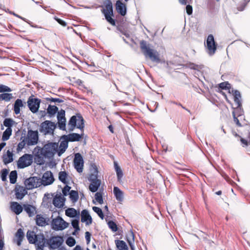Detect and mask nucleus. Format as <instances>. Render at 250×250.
Wrapping results in <instances>:
<instances>
[{"mask_svg":"<svg viewBox=\"0 0 250 250\" xmlns=\"http://www.w3.org/2000/svg\"><path fill=\"white\" fill-rule=\"evenodd\" d=\"M140 47L145 57L148 58L150 60L156 63H160V54L159 52L151 47V45L146 41L142 40L140 42Z\"/></svg>","mask_w":250,"mask_h":250,"instance_id":"nucleus-1","label":"nucleus"},{"mask_svg":"<svg viewBox=\"0 0 250 250\" xmlns=\"http://www.w3.org/2000/svg\"><path fill=\"white\" fill-rule=\"evenodd\" d=\"M84 122L83 117L80 114L72 116L68 123L69 131H73L76 127L83 131L84 127Z\"/></svg>","mask_w":250,"mask_h":250,"instance_id":"nucleus-2","label":"nucleus"},{"mask_svg":"<svg viewBox=\"0 0 250 250\" xmlns=\"http://www.w3.org/2000/svg\"><path fill=\"white\" fill-rule=\"evenodd\" d=\"M105 8L102 10L106 20L112 25H115V21L112 19L113 17V6L110 0H105L104 2Z\"/></svg>","mask_w":250,"mask_h":250,"instance_id":"nucleus-3","label":"nucleus"},{"mask_svg":"<svg viewBox=\"0 0 250 250\" xmlns=\"http://www.w3.org/2000/svg\"><path fill=\"white\" fill-rule=\"evenodd\" d=\"M58 143H49L43 147V156L44 158H50L53 157L56 153H58Z\"/></svg>","mask_w":250,"mask_h":250,"instance_id":"nucleus-4","label":"nucleus"},{"mask_svg":"<svg viewBox=\"0 0 250 250\" xmlns=\"http://www.w3.org/2000/svg\"><path fill=\"white\" fill-rule=\"evenodd\" d=\"M56 127L55 123L50 121H45L42 122L40 127V131L43 134H53L54 131Z\"/></svg>","mask_w":250,"mask_h":250,"instance_id":"nucleus-5","label":"nucleus"},{"mask_svg":"<svg viewBox=\"0 0 250 250\" xmlns=\"http://www.w3.org/2000/svg\"><path fill=\"white\" fill-rule=\"evenodd\" d=\"M33 156L31 154H24L21 156L17 162V166L19 168H24L30 166L33 163Z\"/></svg>","mask_w":250,"mask_h":250,"instance_id":"nucleus-6","label":"nucleus"},{"mask_svg":"<svg viewBox=\"0 0 250 250\" xmlns=\"http://www.w3.org/2000/svg\"><path fill=\"white\" fill-rule=\"evenodd\" d=\"M41 100L35 98L34 96L32 95L28 99L27 103L30 110L33 113H37L39 111Z\"/></svg>","mask_w":250,"mask_h":250,"instance_id":"nucleus-7","label":"nucleus"},{"mask_svg":"<svg viewBox=\"0 0 250 250\" xmlns=\"http://www.w3.org/2000/svg\"><path fill=\"white\" fill-rule=\"evenodd\" d=\"M68 226V223L60 216L53 219L51 222L52 228L55 230H62L66 228Z\"/></svg>","mask_w":250,"mask_h":250,"instance_id":"nucleus-8","label":"nucleus"},{"mask_svg":"<svg viewBox=\"0 0 250 250\" xmlns=\"http://www.w3.org/2000/svg\"><path fill=\"white\" fill-rule=\"evenodd\" d=\"M27 142V146H34L37 144L39 140V135L38 131L28 130L27 134L24 137Z\"/></svg>","mask_w":250,"mask_h":250,"instance_id":"nucleus-9","label":"nucleus"},{"mask_svg":"<svg viewBox=\"0 0 250 250\" xmlns=\"http://www.w3.org/2000/svg\"><path fill=\"white\" fill-rule=\"evenodd\" d=\"M24 184L28 189L39 187L42 185L41 178L38 177H30L25 180Z\"/></svg>","mask_w":250,"mask_h":250,"instance_id":"nucleus-10","label":"nucleus"},{"mask_svg":"<svg viewBox=\"0 0 250 250\" xmlns=\"http://www.w3.org/2000/svg\"><path fill=\"white\" fill-rule=\"evenodd\" d=\"M63 243L62 237L57 236H53L47 240V244L50 249H56L60 247Z\"/></svg>","mask_w":250,"mask_h":250,"instance_id":"nucleus-11","label":"nucleus"},{"mask_svg":"<svg viewBox=\"0 0 250 250\" xmlns=\"http://www.w3.org/2000/svg\"><path fill=\"white\" fill-rule=\"evenodd\" d=\"M74 166L77 172L81 173L83 172V160L82 156L79 153L75 155L74 159Z\"/></svg>","mask_w":250,"mask_h":250,"instance_id":"nucleus-12","label":"nucleus"},{"mask_svg":"<svg viewBox=\"0 0 250 250\" xmlns=\"http://www.w3.org/2000/svg\"><path fill=\"white\" fill-rule=\"evenodd\" d=\"M88 180L91 182V184L89 186V190L92 192L97 191L101 185V180L97 179V176L94 175H91Z\"/></svg>","mask_w":250,"mask_h":250,"instance_id":"nucleus-13","label":"nucleus"},{"mask_svg":"<svg viewBox=\"0 0 250 250\" xmlns=\"http://www.w3.org/2000/svg\"><path fill=\"white\" fill-rule=\"evenodd\" d=\"M207 46L210 55H213L216 50V44L212 35H209L207 40Z\"/></svg>","mask_w":250,"mask_h":250,"instance_id":"nucleus-14","label":"nucleus"},{"mask_svg":"<svg viewBox=\"0 0 250 250\" xmlns=\"http://www.w3.org/2000/svg\"><path fill=\"white\" fill-rule=\"evenodd\" d=\"M42 185L48 186L52 184L54 181L53 173L50 171H47L44 172L41 178Z\"/></svg>","mask_w":250,"mask_h":250,"instance_id":"nucleus-15","label":"nucleus"},{"mask_svg":"<svg viewBox=\"0 0 250 250\" xmlns=\"http://www.w3.org/2000/svg\"><path fill=\"white\" fill-rule=\"evenodd\" d=\"M68 140L67 138L64 137V135L61 138V143L58 147V155L60 156L63 153L68 147Z\"/></svg>","mask_w":250,"mask_h":250,"instance_id":"nucleus-16","label":"nucleus"},{"mask_svg":"<svg viewBox=\"0 0 250 250\" xmlns=\"http://www.w3.org/2000/svg\"><path fill=\"white\" fill-rule=\"evenodd\" d=\"M81 222H85L86 225H89L92 223V217L88 210L86 209L82 210L81 212Z\"/></svg>","mask_w":250,"mask_h":250,"instance_id":"nucleus-17","label":"nucleus"},{"mask_svg":"<svg viewBox=\"0 0 250 250\" xmlns=\"http://www.w3.org/2000/svg\"><path fill=\"white\" fill-rule=\"evenodd\" d=\"M65 199L62 197L61 194H57L53 198V204L55 207L61 208L63 207Z\"/></svg>","mask_w":250,"mask_h":250,"instance_id":"nucleus-18","label":"nucleus"},{"mask_svg":"<svg viewBox=\"0 0 250 250\" xmlns=\"http://www.w3.org/2000/svg\"><path fill=\"white\" fill-rule=\"evenodd\" d=\"M116 9L117 11L123 16H124L126 14V7L125 5L118 0L116 3Z\"/></svg>","mask_w":250,"mask_h":250,"instance_id":"nucleus-19","label":"nucleus"},{"mask_svg":"<svg viewBox=\"0 0 250 250\" xmlns=\"http://www.w3.org/2000/svg\"><path fill=\"white\" fill-rule=\"evenodd\" d=\"M113 193L116 200L119 202H122L124 200V193L117 187H114L113 188Z\"/></svg>","mask_w":250,"mask_h":250,"instance_id":"nucleus-20","label":"nucleus"},{"mask_svg":"<svg viewBox=\"0 0 250 250\" xmlns=\"http://www.w3.org/2000/svg\"><path fill=\"white\" fill-rule=\"evenodd\" d=\"M11 210L14 212L17 215L20 214L23 208L22 206L20 205L18 202H13L11 204L10 206Z\"/></svg>","mask_w":250,"mask_h":250,"instance_id":"nucleus-21","label":"nucleus"},{"mask_svg":"<svg viewBox=\"0 0 250 250\" xmlns=\"http://www.w3.org/2000/svg\"><path fill=\"white\" fill-rule=\"evenodd\" d=\"M64 137L67 138L69 142L79 141L82 138V134L73 133L67 135H64Z\"/></svg>","mask_w":250,"mask_h":250,"instance_id":"nucleus-22","label":"nucleus"},{"mask_svg":"<svg viewBox=\"0 0 250 250\" xmlns=\"http://www.w3.org/2000/svg\"><path fill=\"white\" fill-rule=\"evenodd\" d=\"M36 222L37 225L40 227H44L48 225L46 218L41 214H37L36 215Z\"/></svg>","mask_w":250,"mask_h":250,"instance_id":"nucleus-23","label":"nucleus"},{"mask_svg":"<svg viewBox=\"0 0 250 250\" xmlns=\"http://www.w3.org/2000/svg\"><path fill=\"white\" fill-rule=\"evenodd\" d=\"M13 161V154L12 152L8 150L6 155H3V162L6 165Z\"/></svg>","mask_w":250,"mask_h":250,"instance_id":"nucleus-24","label":"nucleus"},{"mask_svg":"<svg viewBox=\"0 0 250 250\" xmlns=\"http://www.w3.org/2000/svg\"><path fill=\"white\" fill-rule=\"evenodd\" d=\"M24 209L28 214L29 217H32L34 215L36 211V208L35 207L31 205H24Z\"/></svg>","mask_w":250,"mask_h":250,"instance_id":"nucleus-25","label":"nucleus"},{"mask_svg":"<svg viewBox=\"0 0 250 250\" xmlns=\"http://www.w3.org/2000/svg\"><path fill=\"white\" fill-rule=\"evenodd\" d=\"M23 106V104L21 100L17 99L15 102L14 104V111L16 114H19L20 113V107H21Z\"/></svg>","mask_w":250,"mask_h":250,"instance_id":"nucleus-26","label":"nucleus"},{"mask_svg":"<svg viewBox=\"0 0 250 250\" xmlns=\"http://www.w3.org/2000/svg\"><path fill=\"white\" fill-rule=\"evenodd\" d=\"M114 166L117 174L118 181L120 182L121 181V179L123 176V172L116 162H114Z\"/></svg>","mask_w":250,"mask_h":250,"instance_id":"nucleus-27","label":"nucleus"},{"mask_svg":"<svg viewBox=\"0 0 250 250\" xmlns=\"http://www.w3.org/2000/svg\"><path fill=\"white\" fill-rule=\"evenodd\" d=\"M37 235L34 231L28 230L26 233V237L29 243L35 244V239Z\"/></svg>","mask_w":250,"mask_h":250,"instance_id":"nucleus-28","label":"nucleus"},{"mask_svg":"<svg viewBox=\"0 0 250 250\" xmlns=\"http://www.w3.org/2000/svg\"><path fill=\"white\" fill-rule=\"evenodd\" d=\"M126 240L131 249V250H134V234L132 231H130L127 236Z\"/></svg>","mask_w":250,"mask_h":250,"instance_id":"nucleus-29","label":"nucleus"},{"mask_svg":"<svg viewBox=\"0 0 250 250\" xmlns=\"http://www.w3.org/2000/svg\"><path fill=\"white\" fill-rule=\"evenodd\" d=\"M232 92H233V94L234 96V102L237 104V107H239L241 106V103L240 101V98H241V94L240 92L238 90H232Z\"/></svg>","mask_w":250,"mask_h":250,"instance_id":"nucleus-30","label":"nucleus"},{"mask_svg":"<svg viewBox=\"0 0 250 250\" xmlns=\"http://www.w3.org/2000/svg\"><path fill=\"white\" fill-rule=\"evenodd\" d=\"M115 242L117 248L119 250H128L127 245L124 241L116 240Z\"/></svg>","mask_w":250,"mask_h":250,"instance_id":"nucleus-31","label":"nucleus"},{"mask_svg":"<svg viewBox=\"0 0 250 250\" xmlns=\"http://www.w3.org/2000/svg\"><path fill=\"white\" fill-rule=\"evenodd\" d=\"M24 234L22 229H18L16 233V237L18 238V246H20L21 245V242L24 237Z\"/></svg>","mask_w":250,"mask_h":250,"instance_id":"nucleus-32","label":"nucleus"},{"mask_svg":"<svg viewBox=\"0 0 250 250\" xmlns=\"http://www.w3.org/2000/svg\"><path fill=\"white\" fill-rule=\"evenodd\" d=\"M220 0H208V5L210 9H217L219 6Z\"/></svg>","mask_w":250,"mask_h":250,"instance_id":"nucleus-33","label":"nucleus"},{"mask_svg":"<svg viewBox=\"0 0 250 250\" xmlns=\"http://www.w3.org/2000/svg\"><path fill=\"white\" fill-rule=\"evenodd\" d=\"M48 240H46L44 237V235L42 233H40L37 235L36 239H35V244H45L46 241H47Z\"/></svg>","mask_w":250,"mask_h":250,"instance_id":"nucleus-34","label":"nucleus"},{"mask_svg":"<svg viewBox=\"0 0 250 250\" xmlns=\"http://www.w3.org/2000/svg\"><path fill=\"white\" fill-rule=\"evenodd\" d=\"M65 215L69 217H75L79 215V213L74 208H68L65 210Z\"/></svg>","mask_w":250,"mask_h":250,"instance_id":"nucleus-35","label":"nucleus"},{"mask_svg":"<svg viewBox=\"0 0 250 250\" xmlns=\"http://www.w3.org/2000/svg\"><path fill=\"white\" fill-rule=\"evenodd\" d=\"M12 130L11 128H7L3 132L2 140L3 141L8 140L12 135Z\"/></svg>","mask_w":250,"mask_h":250,"instance_id":"nucleus-36","label":"nucleus"},{"mask_svg":"<svg viewBox=\"0 0 250 250\" xmlns=\"http://www.w3.org/2000/svg\"><path fill=\"white\" fill-rule=\"evenodd\" d=\"M58 111V108L55 105H49L47 109V113L50 116H54Z\"/></svg>","mask_w":250,"mask_h":250,"instance_id":"nucleus-37","label":"nucleus"},{"mask_svg":"<svg viewBox=\"0 0 250 250\" xmlns=\"http://www.w3.org/2000/svg\"><path fill=\"white\" fill-rule=\"evenodd\" d=\"M26 145H27L26 140L25 139V137H21V142L18 144L17 146V151H21L24 148Z\"/></svg>","mask_w":250,"mask_h":250,"instance_id":"nucleus-38","label":"nucleus"},{"mask_svg":"<svg viewBox=\"0 0 250 250\" xmlns=\"http://www.w3.org/2000/svg\"><path fill=\"white\" fill-rule=\"evenodd\" d=\"M69 197L73 202H76L79 199V195L77 191L72 190L69 193Z\"/></svg>","mask_w":250,"mask_h":250,"instance_id":"nucleus-39","label":"nucleus"},{"mask_svg":"<svg viewBox=\"0 0 250 250\" xmlns=\"http://www.w3.org/2000/svg\"><path fill=\"white\" fill-rule=\"evenodd\" d=\"M67 176L68 174L65 171H61L59 173V179L63 184H66L67 183L66 181Z\"/></svg>","mask_w":250,"mask_h":250,"instance_id":"nucleus-40","label":"nucleus"},{"mask_svg":"<svg viewBox=\"0 0 250 250\" xmlns=\"http://www.w3.org/2000/svg\"><path fill=\"white\" fill-rule=\"evenodd\" d=\"M12 94L11 93H4L0 94V101L9 102L12 98Z\"/></svg>","mask_w":250,"mask_h":250,"instance_id":"nucleus-41","label":"nucleus"},{"mask_svg":"<svg viewBox=\"0 0 250 250\" xmlns=\"http://www.w3.org/2000/svg\"><path fill=\"white\" fill-rule=\"evenodd\" d=\"M17 172L16 170L12 171L9 174L10 182L11 184H15L17 181Z\"/></svg>","mask_w":250,"mask_h":250,"instance_id":"nucleus-42","label":"nucleus"},{"mask_svg":"<svg viewBox=\"0 0 250 250\" xmlns=\"http://www.w3.org/2000/svg\"><path fill=\"white\" fill-rule=\"evenodd\" d=\"M34 157L43 156V148L37 146L33 151Z\"/></svg>","mask_w":250,"mask_h":250,"instance_id":"nucleus-43","label":"nucleus"},{"mask_svg":"<svg viewBox=\"0 0 250 250\" xmlns=\"http://www.w3.org/2000/svg\"><path fill=\"white\" fill-rule=\"evenodd\" d=\"M14 121L11 118H6L3 121V125L7 128H11L14 124Z\"/></svg>","mask_w":250,"mask_h":250,"instance_id":"nucleus-44","label":"nucleus"},{"mask_svg":"<svg viewBox=\"0 0 250 250\" xmlns=\"http://www.w3.org/2000/svg\"><path fill=\"white\" fill-rule=\"evenodd\" d=\"M92 209L102 219H104V215L101 208L97 207H93Z\"/></svg>","mask_w":250,"mask_h":250,"instance_id":"nucleus-45","label":"nucleus"},{"mask_svg":"<svg viewBox=\"0 0 250 250\" xmlns=\"http://www.w3.org/2000/svg\"><path fill=\"white\" fill-rule=\"evenodd\" d=\"M58 127L62 130H66V119L62 120H58Z\"/></svg>","mask_w":250,"mask_h":250,"instance_id":"nucleus-46","label":"nucleus"},{"mask_svg":"<svg viewBox=\"0 0 250 250\" xmlns=\"http://www.w3.org/2000/svg\"><path fill=\"white\" fill-rule=\"evenodd\" d=\"M108 227L112 230L113 232H116L118 230V228L116 224L113 222V221H109L108 223Z\"/></svg>","mask_w":250,"mask_h":250,"instance_id":"nucleus-47","label":"nucleus"},{"mask_svg":"<svg viewBox=\"0 0 250 250\" xmlns=\"http://www.w3.org/2000/svg\"><path fill=\"white\" fill-rule=\"evenodd\" d=\"M44 157L43 156L34 157L35 163L39 165H43L44 163Z\"/></svg>","mask_w":250,"mask_h":250,"instance_id":"nucleus-48","label":"nucleus"},{"mask_svg":"<svg viewBox=\"0 0 250 250\" xmlns=\"http://www.w3.org/2000/svg\"><path fill=\"white\" fill-rule=\"evenodd\" d=\"M66 244L69 247H73L76 244L75 239L72 237H69L66 240Z\"/></svg>","mask_w":250,"mask_h":250,"instance_id":"nucleus-49","label":"nucleus"},{"mask_svg":"<svg viewBox=\"0 0 250 250\" xmlns=\"http://www.w3.org/2000/svg\"><path fill=\"white\" fill-rule=\"evenodd\" d=\"M8 173V170L6 168L2 169L1 170V178L2 181L4 182L6 180Z\"/></svg>","mask_w":250,"mask_h":250,"instance_id":"nucleus-50","label":"nucleus"},{"mask_svg":"<svg viewBox=\"0 0 250 250\" xmlns=\"http://www.w3.org/2000/svg\"><path fill=\"white\" fill-rule=\"evenodd\" d=\"M65 111L64 110L61 109L60 111L58 112L57 114V120H65Z\"/></svg>","mask_w":250,"mask_h":250,"instance_id":"nucleus-51","label":"nucleus"},{"mask_svg":"<svg viewBox=\"0 0 250 250\" xmlns=\"http://www.w3.org/2000/svg\"><path fill=\"white\" fill-rule=\"evenodd\" d=\"M79 221L78 219H74L71 222V224L72 227L76 229V231H79L80 230V228L79 226Z\"/></svg>","mask_w":250,"mask_h":250,"instance_id":"nucleus-52","label":"nucleus"},{"mask_svg":"<svg viewBox=\"0 0 250 250\" xmlns=\"http://www.w3.org/2000/svg\"><path fill=\"white\" fill-rule=\"evenodd\" d=\"M95 200L100 204L103 203V198L102 195L100 192H97L95 195Z\"/></svg>","mask_w":250,"mask_h":250,"instance_id":"nucleus-53","label":"nucleus"},{"mask_svg":"<svg viewBox=\"0 0 250 250\" xmlns=\"http://www.w3.org/2000/svg\"><path fill=\"white\" fill-rule=\"evenodd\" d=\"M11 91H12V89L8 86L3 84H0V93Z\"/></svg>","mask_w":250,"mask_h":250,"instance_id":"nucleus-54","label":"nucleus"},{"mask_svg":"<svg viewBox=\"0 0 250 250\" xmlns=\"http://www.w3.org/2000/svg\"><path fill=\"white\" fill-rule=\"evenodd\" d=\"M219 87L222 89H228L230 87V84L228 83H222L219 84Z\"/></svg>","mask_w":250,"mask_h":250,"instance_id":"nucleus-55","label":"nucleus"},{"mask_svg":"<svg viewBox=\"0 0 250 250\" xmlns=\"http://www.w3.org/2000/svg\"><path fill=\"white\" fill-rule=\"evenodd\" d=\"M71 188V187L68 185H65L62 190V194L63 196H67L68 194V192Z\"/></svg>","mask_w":250,"mask_h":250,"instance_id":"nucleus-56","label":"nucleus"},{"mask_svg":"<svg viewBox=\"0 0 250 250\" xmlns=\"http://www.w3.org/2000/svg\"><path fill=\"white\" fill-rule=\"evenodd\" d=\"M232 115H233L234 122L236 123V124L237 125V126H241L242 125H241V123H240L238 118L236 117L234 111L232 112Z\"/></svg>","mask_w":250,"mask_h":250,"instance_id":"nucleus-57","label":"nucleus"},{"mask_svg":"<svg viewBox=\"0 0 250 250\" xmlns=\"http://www.w3.org/2000/svg\"><path fill=\"white\" fill-rule=\"evenodd\" d=\"M47 100L51 102L63 103L64 101L59 98H51L47 99Z\"/></svg>","mask_w":250,"mask_h":250,"instance_id":"nucleus-58","label":"nucleus"},{"mask_svg":"<svg viewBox=\"0 0 250 250\" xmlns=\"http://www.w3.org/2000/svg\"><path fill=\"white\" fill-rule=\"evenodd\" d=\"M16 197L18 199H21L23 198L25 195V194L22 192L21 191H17L16 193Z\"/></svg>","mask_w":250,"mask_h":250,"instance_id":"nucleus-59","label":"nucleus"},{"mask_svg":"<svg viewBox=\"0 0 250 250\" xmlns=\"http://www.w3.org/2000/svg\"><path fill=\"white\" fill-rule=\"evenodd\" d=\"M249 1L244 0L242 3V6L238 7V9L239 11H243L245 7L247 5Z\"/></svg>","mask_w":250,"mask_h":250,"instance_id":"nucleus-60","label":"nucleus"},{"mask_svg":"<svg viewBox=\"0 0 250 250\" xmlns=\"http://www.w3.org/2000/svg\"><path fill=\"white\" fill-rule=\"evenodd\" d=\"M188 67L191 69L196 70L199 68L198 65L195 64L193 63H190L188 64Z\"/></svg>","mask_w":250,"mask_h":250,"instance_id":"nucleus-61","label":"nucleus"},{"mask_svg":"<svg viewBox=\"0 0 250 250\" xmlns=\"http://www.w3.org/2000/svg\"><path fill=\"white\" fill-rule=\"evenodd\" d=\"M55 19L56 21H58V22L59 23H60L61 25H62L63 26H65L66 25V23L64 21H63L57 17H55Z\"/></svg>","mask_w":250,"mask_h":250,"instance_id":"nucleus-62","label":"nucleus"},{"mask_svg":"<svg viewBox=\"0 0 250 250\" xmlns=\"http://www.w3.org/2000/svg\"><path fill=\"white\" fill-rule=\"evenodd\" d=\"M186 11L188 15H190L192 13V7L190 5H188L186 6Z\"/></svg>","mask_w":250,"mask_h":250,"instance_id":"nucleus-63","label":"nucleus"},{"mask_svg":"<svg viewBox=\"0 0 250 250\" xmlns=\"http://www.w3.org/2000/svg\"><path fill=\"white\" fill-rule=\"evenodd\" d=\"M90 236H91V234L89 232L86 231L85 233V239H86V242L87 244H88L90 242Z\"/></svg>","mask_w":250,"mask_h":250,"instance_id":"nucleus-64","label":"nucleus"}]
</instances>
